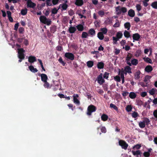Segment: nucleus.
Wrapping results in <instances>:
<instances>
[{
	"label": "nucleus",
	"instance_id": "36",
	"mask_svg": "<svg viewBox=\"0 0 157 157\" xmlns=\"http://www.w3.org/2000/svg\"><path fill=\"white\" fill-rule=\"evenodd\" d=\"M124 37L127 38H128L130 36V33L126 30L124 32Z\"/></svg>",
	"mask_w": 157,
	"mask_h": 157
},
{
	"label": "nucleus",
	"instance_id": "33",
	"mask_svg": "<svg viewBox=\"0 0 157 157\" xmlns=\"http://www.w3.org/2000/svg\"><path fill=\"white\" fill-rule=\"evenodd\" d=\"M143 59L145 62L147 63H149L151 64H152V60L149 58L144 57L143 58Z\"/></svg>",
	"mask_w": 157,
	"mask_h": 157
},
{
	"label": "nucleus",
	"instance_id": "11",
	"mask_svg": "<svg viewBox=\"0 0 157 157\" xmlns=\"http://www.w3.org/2000/svg\"><path fill=\"white\" fill-rule=\"evenodd\" d=\"M152 151L151 148H148L147 151L144 152L143 153V155L145 157H150L151 155V153Z\"/></svg>",
	"mask_w": 157,
	"mask_h": 157
},
{
	"label": "nucleus",
	"instance_id": "17",
	"mask_svg": "<svg viewBox=\"0 0 157 157\" xmlns=\"http://www.w3.org/2000/svg\"><path fill=\"white\" fill-rule=\"evenodd\" d=\"M152 70V67L150 65L147 66L145 68V71L148 73L151 72Z\"/></svg>",
	"mask_w": 157,
	"mask_h": 157
},
{
	"label": "nucleus",
	"instance_id": "38",
	"mask_svg": "<svg viewBox=\"0 0 157 157\" xmlns=\"http://www.w3.org/2000/svg\"><path fill=\"white\" fill-rule=\"evenodd\" d=\"M56 27L55 25L52 26L50 28V32L52 33H54L56 31Z\"/></svg>",
	"mask_w": 157,
	"mask_h": 157
},
{
	"label": "nucleus",
	"instance_id": "19",
	"mask_svg": "<svg viewBox=\"0 0 157 157\" xmlns=\"http://www.w3.org/2000/svg\"><path fill=\"white\" fill-rule=\"evenodd\" d=\"M124 69L125 72H128V74L132 73V68L130 67L129 65L125 66L124 67Z\"/></svg>",
	"mask_w": 157,
	"mask_h": 157
},
{
	"label": "nucleus",
	"instance_id": "27",
	"mask_svg": "<svg viewBox=\"0 0 157 157\" xmlns=\"http://www.w3.org/2000/svg\"><path fill=\"white\" fill-rule=\"evenodd\" d=\"M104 63L102 62H98L97 64V67L98 69H102L104 67Z\"/></svg>",
	"mask_w": 157,
	"mask_h": 157
},
{
	"label": "nucleus",
	"instance_id": "53",
	"mask_svg": "<svg viewBox=\"0 0 157 157\" xmlns=\"http://www.w3.org/2000/svg\"><path fill=\"white\" fill-rule=\"evenodd\" d=\"M113 44H117V42L118 41L119 39H118L117 37H116L115 36H113Z\"/></svg>",
	"mask_w": 157,
	"mask_h": 157
},
{
	"label": "nucleus",
	"instance_id": "52",
	"mask_svg": "<svg viewBox=\"0 0 157 157\" xmlns=\"http://www.w3.org/2000/svg\"><path fill=\"white\" fill-rule=\"evenodd\" d=\"M98 13L99 14V15H100L101 17H102L105 15V12L104 11L102 10H99L98 12Z\"/></svg>",
	"mask_w": 157,
	"mask_h": 157
},
{
	"label": "nucleus",
	"instance_id": "64",
	"mask_svg": "<svg viewBox=\"0 0 157 157\" xmlns=\"http://www.w3.org/2000/svg\"><path fill=\"white\" fill-rule=\"evenodd\" d=\"M69 14L70 16H72L74 14V12L72 10H71L68 11Z\"/></svg>",
	"mask_w": 157,
	"mask_h": 157
},
{
	"label": "nucleus",
	"instance_id": "7",
	"mask_svg": "<svg viewBox=\"0 0 157 157\" xmlns=\"http://www.w3.org/2000/svg\"><path fill=\"white\" fill-rule=\"evenodd\" d=\"M98 82L100 85H102L105 82V80L103 78L102 74L101 73L97 78Z\"/></svg>",
	"mask_w": 157,
	"mask_h": 157
},
{
	"label": "nucleus",
	"instance_id": "62",
	"mask_svg": "<svg viewBox=\"0 0 157 157\" xmlns=\"http://www.w3.org/2000/svg\"><path fill=\"white\" fill-rule=\"evenodd\" d=\"M153 115L154 117L157 118V109L155 110L153 113Z\"/></svg>",
	"mask_w": 157,
	"mask_h": 157
},
{
	"label": "nucleus",
	"instance_id": "34",
	"mask_svg": "<svg viewBox=\"0 0 157 157\" xmlns=\"http://www.w3.org/2000/svg\"><path fill=\"white\" fill-rule=\"evenodd\" d=\"M44 83L43 86L45 88L47 89L51 88V86L50 85L49 83L47 81L44 82Z\"/></svg>",
	"mask_w": 157,
	"mask_h": 157
},
{
	"label": "nucleus",
	"instance_id": "15",
	"mask_svg": "<svg viewBox=\"0 0 157 157\" xmlns=\"http://www.w3.org/2000/svg\"><path fill=\"white\" fill-rule=\"evenodd\" d=\"M36 57L32 56H30L28 57V61L30 63H33L36 61Z\"/></svg>",
	"mask_w": 157,
	"mask_h": 157
},
{
	"label": "nucleus",
	"instance_id": "9",
	"mask_svg": "<svg viewBox=\"0 0 157 157\" xmlns=\"http://www.w3.org/2000/svg\"><path fill=\"white\" fill-rule=\"evenodd\" d=\"M65 56L67 59L73 60L74 59L75 56L74 55L71 53L67 52L65 53Z\"/></svg>",
	"mask_w": 157,
	"mask_h": 157
},
{
	"label": "nucleus",
	"instance_id": "29",
	"mask_svg": "<svg viewBox=\"0 0 157 157\" xmlns=\"http://www.w3.org/2000/svg\"><path fill=\"white\" fill-rule=\"evenodd\" d=\"M140 72L139 71L136 72L134 74V78L136 79H138L140 78Z\"/></svg>",
	"mask_w": 157,
	"mask_h": 157
},
{
	"label": "nucleus",
	"instance_id": "20",
	"mask_svg": "<svg viewBox=\"0 0 157 157\" xmlns=\"http://www.w3.org/2000/svg\"><path fill=\"white\" fill-rule=\"evenodd\" d=\"M128 14L131 17H134L135 15L134 11L132 9H130L128 11Z\"/></svg>",
	"mask_w": 157,
	"mask_h": 157
},
{
	"label": "nucleus",
	"instance_id": "60",
	"mask_svg": "<svg viewBox=\"0 0 157 157\" xmlns=\"http://www.w3.org/2000/svg\"><path fill=\"white\" fill-rule=\"evenodd\" d=\"M56 50L59 51H61L63 50V48L60 46H58L56 48Z\"/></svg>",
	"mask_w": 157,
	"mask_h": 157
},
{
	"label": "nucleus",
	"instance_id": "16",
	"mask_svg": "<svg viewBox=\"0 0 157 157\" xmlns=\"http://www.w3.org/2000/svg\"><path fill=\"white\" fill-rule=\"evenodd\" d=\"M41 77V81L44 82L47 81L48 79L47 76V75L44 74H41L40 75Z\"/></svg>",
	"mask_w": 157,
	"mask_h": 157
},
{
	"label": "nucleus",
	"instance_id": "59",
	"mask_svg": "<svg viewBox=\"0 0 157 157\" xmlns=\"http://www.w3.org/2000/svg\"><path fill=\"white\" fill-rule=\"evenodd\" d=\"M59 0H52V3L54 5L57 4Z\"/></svg>",
	"mask_w": 157,
	"mask_h": 157
},
{
	"label": "nucleus",
	"instance_id": "4",
	"mask_svg": "<svg viewBox=\"0 0 157 157\" xmlns=\"http://www.w3.org/2000/svg\"><path fill=\"white\" fill-rule=\"evenodd\" d=\"M116 14L117 15H120L121 13H124L127 11V9L126 7H121L120 6L116 7L115 8Z\"/></svg>",
	"mask_w": 157,
	"mask_h": 157
},
{
	"label": "nucleus",
	"instance_id": "58",
	"mask_svg": "<svg viewBox=\"0 0 157 157\" xmlns=\"http://www.w3.org/2000/svg\"><path fill=\"white\" fill-rule=\"evenodd\" d=\"M58 12V10L56 8H54L52 10V14H56Z\"/></svg>",
	"mask_w": 157,
	"mask_h": 157
},
{
	"label": "nucleus",
	"instance_id": "37",
	"mask_svg": "<svg viewBox=\"0 0 157 157\" xmlns=\"http://www.w3.org/2000/svg\"><path fill=\"white\" fill-rule=\"evenodd\" d=\"M100 30L101 31L100 32L104 34H106L108 32L107 29L105 27L101 28Z\"/></svg>",
	"mask_w": 157,
	"mask_h": 157
},
{
	"label": "nucleus",
	"instance_id": "55",
	"mask_svg": "<svg viewBox=\"0 0 157 157\" xmlns=\"http://www.w3.org/2000/svg\"><path fill=\"white\" fill-rule=\"evenodd\" d=\"M24 31V29L22 27H20L19 29V32L20 34H22Z\"/></svg>",
	"mask_w": 157,
	"mask_h": 157
},
{
	"label": "nucleus",
	"instance_id": "5",
	"mask_svg": "<svg viewBox=\"0 0 157 157\" xmlns=\"http://www.w3.org/2000/svg\"><path fill=\"white\" fill-rule=\"evenodd\" d=\"M17 50H18V58L19 59H24L25 55L24 53L25 52V50L23 48H18Z\"/></svg>",
	"mask_w": 157,
	"mask_h": 157
},
{
	"label": "nucleus",
	"instance_id": "51",
	"mask_svg": "<svg viewBox=\"0 0 157 157\" xmlns=\"http://www.w3.org/2000/svg\"><path fill=\"white\" fill-rule=\"evenodd\" d=\"M109 73L107 72H105L104 73L103 75V78H105L107 79L109 78Z\"/></svg>",
	"mask_w": 157,
	"mask_h": 157
},
{
	"label": "nucleus",
	"instance_id": "54",
	"mask_svg": "<svg viewBox=\"0 0 157 157\" xmlns=\"http://www.w3.org/2000/svg\"><path fill=\"white\" fill-rule=\"evenodd\" d=\"M58 61L59 62L61 63L63 66H64L65 65V63L63 61V59L61 57L59 58Z\"/></svg>",
	"mask_w": 157,
	"mask_h": 157
},
{
	"label": "nucleus",
	"instance_id": "8",
	"mask_svg": "<svg viewBox=\"0 0 157 157\" xmlns=\"http://www.w3.org/2000/svg\"><path fill=\"white\" fill-rule=\"evenodd\" d=\"M27 8H34L36 7V4L33 2L31 0H28L27 2Z\"/></svg>",
	"mask_w": 157,
	"mask_h": 157
},
{
	"label": "nucleus",
	"instance_id": "25",
	"mask_svg": "<svg viewBox=\"0 0 157 157\" xmlns=\"http://www.w3.org/2000/svg\"><path fill=\"white\" fill-rule=\"evenodd\" d=\"M104 34L102 33L99 32L98 33L97 36L100 40H102L104 38Z\"/></svg>",
	"mask_w": 157,
	"mask_h": 157
},
{
	"label": "nucleus",
	"instance_id": "1",
	"mask_svg": "<svg viewBox=\"0 0 157 157\" xmlns=\"http://www.w3.org/2000/svg\"><path fill=\"white\" fill-rule=\"evenodd\" d=\"M143 120V121H140L139 123V126L142 128L145 127L146 125L148 126L150 122L149 119L147 117H144Z\"/></svg>",
	"mask_w": 157,
	"mask_h": 157
},
{
	"label": "nucleus",
	"instance_id": "43",
	"mask_svg": "<svg viewBox=\"0 0 157 157\" xmlns=\"http://www.w3.org/2000/svg\"><path fill=\"white\" fill-rule=\"evenodd\" d=\"M114 80L118 82H120L121 81V77L118 76V75H117L115 76H114Z\"/></svg>",
	"mask_w": 157,
	"mask_h": 157
},
{
	"label": "nucleus",
	"instance_id": "42",
	"mask_svg": "<svg viewBox=\"0 0 157 157\" xmlns=\"http://www.w3.org/2000/svg\"><path fill=\"white\" fill-rule=\"evenodd\" d=\"M151 6L153 8L157 9V1H155L152 2Z\"/></svg>",
	"mask_w": 157,
	"mask_h": 157
},
{
	"label": "nucleus",
	"instance_id": "2",
	"mask_svg": "<svg viewBox=\"0 0 157 157\" xmlns=\"http://www.w3.org/2000/svg\"><path fill=\"white\" fill-rule=\"evenodd\" d=\"M97 110V108L96 106L92 105H89L87 109L86 114L89 116L92 115L93 112H95Z\"/></svg>",
	"mask_w": 157,
	"mask_h": 157
},
{
	"label": "nucleus",
	"instance_id": "47",
	"mask_svg": "<svg viewBox=\"0 0 157 157\" xmlns=\"http://www.w3.org/2000/svg\"><path fill=\"white\" fill-rule=\"evenodd\" d=\"M136 7L138 12H139L141 9L142 6L140 4H137L136 5Z\"/></svg>",
	"mask_w": 157,
	"mask_h": 157
},
{
	"label": "nucleus",
	"instance_id": "41",
	"mask_svg": "<svg viewBox=\"0 0 157 157\" xmlns=\"http://www.w3.org/2000/svg\"><path fill=\"white\" fill-rule=\"evenodd\" d=\"M132 109V108L131 105H128L126 107V110L128 112H131Z\"/></svg>",
	"mask_w": 157,
	"mask_h": 157
},
{
	"label": "nucleus",
	"instance_id": "23",
	"mask_svg": "<svg viewBox=\"0 0 157 157\" xmlns=\"http://www.w3.org/2000/svg\"><path fill=\"white\" fill-rule=\"evenodd\" d=\"M29 69L32 72L35 73L38 71V70L36 68H35L32 65H30L29 67Z\"/></svg>",
	"mask_w": 157,
	"mask_h": 157
},
{
	"label": "nucleus",
	"instance_id": "31",
	"mask_svg": "<svg viewBox=\"0 0 157 157\" xmlns=\"http://www.w3.org/2000/svg\"><path fill=\"white\" fill-rule=\"evenodd\" d=\"M94 62L93 61H89L86 63L87 65L89 67H91L94 65Z\"/></svg>",
	"mask_w": 157,
	"mask_h": 157
},
{
	"label": "nucleus",
	"instance_id": "46",
	"mask_svg": "<svg viewBox=\"0 0 157 157\" xmlns=\"http://www.w3.org/2000/svg\"><path fill=\"white\" fill-rule=\"evenodd\" d=\"M141 147V144H137L133 147V149L134 150L139 149Z\"/></svg>",
	"mask_w": 157,
	"mask_h": 157
},
{
	"label": "nucleus",
	"instance_id": "3",
	"mask_svg": "<svg viewBox=\"0 0 157 157\" xmlns=\"http://www.w3.org/2000/svg\"><path fill=\"white\" fill-rule=\"evenodd\" d=\"M40 21L45 24H46L47 25H50L52 23L50 19L47 18L44 16L42 15L40 16Z\"/></svg>",
	"mask_w": 157,
	"mask_h": 157
},
{
	"label": "nucleus",
	"instance_id": "22",
	"mask_svg": "<svg viewBox=\"0 0 157 157\" xmlns=\"http://www.w3.org/2000/svg\"><path fill=\"white\" fill-rule=\"evenodd\" d=\"M76 30V29L75 27L71 26L69 27L68 29V31L71 33H74Z\"/></svg>",
	"mask_w": 157,
	"mask_h": 157
},
{
	"label": "nucleus",
	"instance_id": "14",
	"mask_svg": "<svg viewBox=\"0 0 157 157\" xmlns=\"http://www.w3.org/2000/svg\"><path fill=\"white\" fill-rule=\"evenodd\" d=\"M82 23L83 24H80L76 26V27L77 28L78 31H82L83 30L84 28V22H82Z\"/></svg>",
	"mask_w": 157,
	"mask_h": 157
},
{
	"label": "nucleus",
	"instance_id": "13",
	"mask_svg": "<svg viewBox=\"0 0 157 157\" xmlns=\"http://www.w3.org/2000/svg\"><path fill=\"white\" fill-rule=\"evenodd\" d=\"M73 97L74 102L78 105H79L80 104V101L77 98L78 97V94H76L75 95V94H74L73 96Z\"/></svg>",
	"mask_w": 157,
	"mask_h": 157
},
{
	"label": "nucleus",
	"instance_id": "56",
	"mask_svg": "<svg viewBox=\"0 0 157 157\" xmlns=\"http://www.w3.org/2000/svg\"><path fill=\"white\" fill-rule=\"evenodd\" d=\"M101 130L102 132L105 133L106 132V129L105 127H102L101 128Z\"/></svg>",
	"mask_w": 157,
	"mask_h": 157
},
{
	"label": "nucleus",
	"instance_id": "32",
	"mask_svg": "<svg viewBox=\"0 0 157 157\" xmlns=\"http://www.w3.org/2000/svg\"><path fill=\"white\" fill-rule=\"evenodd\" d=\"M136 94L133 92H131L129 95V97L131 99H134L136 97Z\"/></svg>",
	"mask_w": 157,
	"mask_h": 157
},
{
	"label": "nucleus",
	"instance_id": "18",
	"mask_svg": "<svg viewBox=\"0 0 157 157\" xmlns=\"http://www.w3.org/2000/svg\"><path fill=\"white\" fill-rule=\"evenodd\" d=\"M149 93L151 95L153 96L157 94V90L155 88H152L149 91Z\"/></svg>",
	"mask_w": 157,
	"mask_h": 157
},
{
	"label": "nucleus",
	"instance_id": "10",
	"mask_svg": "<svg viewBox=\"0 0 157 157\" xmlns=\"http://www.w3.org/2000/svg\"><path fill=\"white\" fill-rule=\"evenodd\" d=\"M138 63V61L136 59H134L132 60L131 63L130 62H127V64L129 65V66H131L132 65L134 66H136Z\"/></svg>",
	"mask_w": 157,
	"mask_h": 157
},
{
	"label": "nucleus",
	"instance_id": "48",
	"mask_svg": "<svg viewBox=\"0 0 157 157\" xmlns=\"http://www.w3.org/2000/svg\"><path fill=\"white\" fill-rule=\"evenodd\" d=\"M132 117L134 118H136L139 116L138 113L136 112H134L132 114Z\"/></svg>",
	"mask_w": 157,
	"mask_h": 157
},
{
	"label": "nucleus",
	"instance_id": "24",
	"mask_svg": "<svg viewBox=\"0 0 157 157\" xmlns=\"http://www.w3.org/2000/svg\"><path fill=\"white\" fill-rule=\"evenodd\" d=\"M133 57V55L131 53H128L127 56H126V60L127 62H130V59Z\"/></svg>",
	"mask_w": 157,
	"mask_h": 157
},
{
	"label": "nucleus",
	"instance_id": "49",
	"mask_svg": "<svg viewBox=\"0 0 157 157\" xmlns=\"http://www.w3.org/2000/svg\"><path fill=\"white\" fill-rule=\"evenodd\" d=\"M110 106L111 108H113L116 111L118 110V108L117 107L116 105H115L114 104H113V103H111L110 104Z\"/></svg>",
	"mask_w": 157,
	"mask_h": 157
},
{
	"label": "nucleus",
	"instance_id": "30",
	"mask_svg": "<svg viewBox=\"0 0 157 157\" xmlns=\"http://www.w3.org/2000/svg\"><path fill=\"white\" fill-rule=\"evenodd\" d=\"M95 33V31L93 29H90L88 31V33L92 36H94Z\"/></svg>",
	"mask_w": 157,
	"mask_h": 157
},
{
	"label": "nucleus",
	"instance_id": "44",
	"mask_svg": "<svg viewBox=\"0 0 157 157\" xmlns=\"http://www.w3.org/2000/svg\"><path fill=\"white\" fill-rule=\"evenodd\" d=\"M88 36V35L87 32H83L82 33L81 37L82 38H86Z\"/></svg>",
	"mask_w": 157,
	"mask_h": 157
},
{
	"label": "nucleus",
	"instance_id": "26",
	"mask_svg": "<svg viewBox=\"0 0 157 157\" xmlns=\"http://www.w3.org/2000/svg\"><path fill=\"white\" fill-rule=\"evenodd\" d=\"M132 152L133 155H136L137 157H138V155H140L141 153V151L140 150H137L136 151H132Z\"/></svg>",
	"mask_w": 157,
	"mask_h": 157
},
{
	"label": "nucleus",
	"instance_id": "39",
	"mask_svg": "<svg viewBox=\"0 0 157 157\" xmlns=\"http://www.w3.org/2000/svg\"><path fill=\"white\" fill-rule=\"evenodd\" d=\"M123 36L122 33L121 31H119L117 32L116 34L117 37L119 39L121 38Z\"/></svg>",
	"mask_w": 157,
	"mask_h": 157
},
{
	"label": "nucleus",
	"instance_id": "45",
	"mask_svg": "<svg viewBox=\"0 0 157 157\" xmlns=\"http://www.w3.org/2000/svg\"><path fill=\"white\" fill-rule=\"evenodd\" d=\"M151 76H149L148 75H146L144 78V81L145 82H147L148 81L151 79Z\"/></svg>",
	"mask_w": 157,
	"mask_h": 157
},
{
	"label": "nucleus",
	"instance_id": "50",
	"mask_svg": "<svg viewBox=\"0 0 157 157\" xmlns=\"http://www.w3.org/2000/svg\"><path fill=\"white\" fill-rule=\"evenodd\" d=\"M68 7V5L65 3H63L62 4V8L63 10H66Z\"/></svg>",
	"mask_w": 157,
	"mask_h": 157
},
{
	"label": "nucleus",
	"instance_id": "21",
	"mask_svg": "<svg viewBox=\"0 0 157 157\" xmlns=\"http://www.w3.org/2000/svg\"><path fill=\"white\" fill-rule=\"evenodd\" d=\"M83 4V0H76L75 4L78 6H81Z\"/></svg>",
	"mask_w": 157,
	"mask_h": 157
},
{
	"label": "nucleus",
	"instance_id": "6",
	"mask_svg": "<svg viewBox=\"0 0 157 157\" xmlns=\"http://www.w3.org/2000/svg\"><path fill=\"white\" fill-rule=\"evenodd\" d=\"M119 144L122 149L126 150L128 147V144L124 140H120L119 141Z\"/></svg>",
	"mask_w": 157,
	"mask_h": 157
},
{
	"label": "nucleus",
	"instance_id": "12",
	"mask_svg": "<svg viewBox=\"0 0 157 157\" xmlns=\"http://www.w3.org/2000/svg\"><path fill=\"white\" fill-rule=\"evenodd\" d=\"M132 38L133 40V42H134V40L139 41L140 39V36L138 33H135L132 35Z\"/></svg>",
	"mask_w": 157,
	"mask_h": 157
},
{
	"label": "nucleus",
	"instance_id": "57",
	"mask_svg": "<svg viewBox=\"0 0 157 157\" xmlns=\"http://www.w3.org/2000/svg\"><path fill=\"white\" fill-rule=\"evenodd\" d=\"M120 25L118 22V21L117 20H116V22L114 25L113 27H119Z\"/></svg>",
	"mask_w": 157,
	"mask_h": 157
},
{
	"label": "nucleus",
	"instance_id": "61",
	"mask_svg": "<svg viewBox=\"0 0 157 157\" xmlns=\"http://www.w3.org/2000/svg\"><path fill=\"white\" fill-rule=\"evenodd\" d=\"M51 0H47L46 1V4L47 6H51L52 5V4L50 2Z\"/></svg>",
	"mask_w": 157,
	"mask_h": 157
},
{
	"label": "nucleus",
	"instance_id": "40",
	"mask_svg": "<svg viewBox=\"0 0 157 157\" xmlns=\"http://www.w3.org/2000/svg\"><path fill=\"white\" fill-rule=\"evenodd\" d=\"M21 13L23 15H25L27 14V9L26 8L25 9H22L21 10Z\"/></svg>",
	"mask_w": 157,
	"mask_h": 157
},
{
	"label": "nucleus",
	"instance_id": "63",
	"mask_svg": "<svg viewBox=\"0 0 157 157\" xmlns=\"http://www.w3.org/2000/svg\"><path fill=\"white\" fill-rule=\"evenodd\" d=\"M140 95L142 97H144L147 95V93L145 92H143L141 93Z\"/></svg>",
	"mask_w": 157,
	"mask_h": 157
},
{
	"label": "nucleus",
	"instance_id": "28",
	"mask_svg": "<svg viewBox=\"0 0 157 157\" xmlns=\"http://www.w3.org/2000/svg\"><path fill=\"white\" fill-rule=\"evenodd\" d=\"M124 26L125 29H127L128 30H129L130 29L131 25L129 22H127L124 24Z\"/></svg>",
	"mask_w": 157,
	"mask_h": 157
},
{
	"label": "nucleus",
	"instance_id": "35",
	"mask_svg": "<svg viewBox=\"0 0 157 157\" xmlns=\"http://www.w3.org/2000/svg\"><path fill=\"white\" fill-rule=\"evenodd\" d=\"M108 117V116L105 114H103L101 117V120L103 121H107Z\"/></svg>",
	"mask_w": 157,
	"mask_h": 157
}]
</instances>
